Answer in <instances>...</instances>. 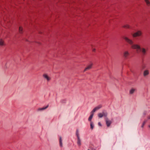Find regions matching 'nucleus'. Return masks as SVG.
Segmentation results:
<instances>
[{
  "instance_id": "1",
  "label": "nucleus",
  "mask_w": 150,
  "mask_h": 150,
  "mask_svg": "<svg viewBox=\"0 0 150 150\" xmlns=\"http://www.w3.org/2000/svg\"><path fill=\"white\" fill-rule=\"evenodd\" d=\"M123 38L129 44L131 45V47L134 49H136L137 52H139L142 56H145L148 50L144 47H141L140 45L138 44H134L133 41L127 37H124Z\"/></svg>"
},
{
  "instance_id": "2",
  "label": "nucleus",
  "mask_w": 150,
  "mask_h": 150,
  "mask_svg": "<svg viewBox=\"0 0 150 150\" xmlns=\"http://www.w3.org/2000/svg\"><path fill=\"white\" fill-rule=\"evenodd\" d=\"M142 34V33L141 30H138L136 32L132 34V36L133 38H136L137 37L141 36Z\"/></svg>"
},
{
  "instance_id": "3",
  "label": "nucleus",
  "mask_w": 150,
  "mask_h": 150,
  "mask_svg": "<svg viewBox=\"0 0 150 150\" xmlns=\"http://www.w3.org/2000/svg\"><path fill=\"white\" fill-rule=\"evenodd\" d=\"M43 77L47 82L49 81L51 79V77L46 74L43 75Z\"/></svg>"
},
{
  "instance_id": "4",
  "label": "nucleus",
  "mask_w": 150,
  "mask_h": 150,
  "mask_svg": "<svg viewBox=\"0 0 150 150\" xmlns=\"http://www.w3.org/2000/svg\"><path fill=\"white\" fill-rule=\"evenodd\" d=\"M102 107L101 105L100 104L98 105V106L95 107L93 110L91 111V113H94L96 111L100 109Z\"/></svg>"
},
{
  "instance_id": "5",
  "label": "nucleus",
  "mask_w": 150,
  "mask_h": 150,
  "mask_svg": "<svg viewBox=\"0 0 150 150\" xmlns=\"http://www.w3.org/2000/svg\"><path fill=\"white\" fill-rule=\"evenodd\" d=\"M149 74V70L146 69L143 71V75L144 77H147Z\"/></svg>"
},
{
  "instance_id": "6",
  "label": "nucleus",
  "mask_w": 150,
  "mask_h": 150,
  "mask_svg": "<svg viewBox=\"0 0 150 150\" xmlns=\"http://www.w3.org/2000/svg\"><path fill=\"white\" fill-rule=\"evenodd\" d=\"M129 55V53L127 51H125L123 53V56L125 59H127Z\"/></svg>"
},
{
  "instance_id": "7",
  "label": "nucleus",
  "mask_w": 150,
  "mask_h": 150,
  "mask_svg": "<svg viewBox=\"0 0 150 150\" xmlns=\"http://www.w3.org/2000/svg\"><path fill=\"white\" fill-rule=\"evenodd\" d=\"M105 120L107 127H109L111 123V121L109 120L108 118H106Z\"/></svg>"
},
{
  "instance_id": "8",
  "label": "nucleus",
  "mask_w": 150,
  "mask_h": 150,
  "mask_svg": "<svg viewBox=\"0 0 150 150\" xmlns=\"http://www.w3.org/2000/svg\"><path fill=\"white\" fill-rule=\"evenodd\" d=\"M93 65V63H91L84 70V71H85L88 70H89L90 69H91Z\"/></svg>"
},
{
  "instance_id": "9",
  "label": "nucleus",
  "mask_w": 150,
  "mask_h": 150,
  "mask_svg": "<svg viewBox=\"0 0 150 150\" xmlns=\"http://www.w3.org/2000/svg\"><path fill=\"white\" fill-rule=\"evenodd\" d=\"M136 91V89L132 88L129 90V93L130 95H132L135 92V91Z\"/></svg>"
},
{
  "instance_id": "10",
  "label": "nucleus",
  "mask_w": 150,
  "mask_h": 150,
  "mask_svg": "<svg viewBox=\"0 0 150 150\" xmlns=\"http://www.w3.org/2000/svg\"><path fill=\"white\" fill-rule=\"evenodd\" d=\"M59 144L60 146L61 147H63V144H62V137H59Z\"/></svg>"
},
{
  "instance_id": "11",
  "label": "nucleus",
  "mask_w": 150,
  "mask_h": 150,
  "mask_svg": "<svg viewBox=\"0 0 150 150\" xmlns=\"http://www.w3.org/2000/svg\"><path fill=\"white\" fill-rule=\"evenodd\" d=\"M91 115L90 116H89V117L88 119V120L89 121H90V122H91V121H91V120L93 117V114H94L93 113H91Z\"/></svg>"
},
{
  "instance_id": "12",
  "label": "nucleus",
  "mask_w": 150,
  "mask_h": 150,
  "mask_svg": "<svg viewBox=\"0 0 150 150\" xmlns=\"http://www.w3.org/2000/svg\"><path fill=\"white\" fill-rule=\"evenodd\" d=\"M102 113L103 116L106 117L108 115V113L105 111H103Z\"/></svg>"
},
{
  "instance_id": "13",
  "label": "nucleus",
  "mask_w": 150,
  "mask_h": 150,
  "mask_svg": "<svg viewBox=\"0 0 150 150\" xmlns=\"http://www.w3.org/2000/svg\"><path fill=\"white\" fill-rule=\"evenodd\" d=\"M4 45V41L2 39L0 38V46H3Z\"/></svg>"
},
{
  "instance_id": "14",
  "label": "nucleus",
  "mask_w": 150,
  "mask_h": 150,
  "mask_svg": "<svg viewBox=\"0 0 150 150\" xmlns=\"http://www.w3.org/2000/svg\"><path fill=\"white\" fill-rule=\"evenodd\" d=\"M48 106H49L48 105L45 107H43L42 108H39L38 109V111H41V110H44L46 109V108H47L48 107Z\"/></svg>"
},
{
  "instance_id": "15",
  "label": "nucleus",
  "mask_w": 150,
  "mask_h": 150,
  "mask_svg": "<svg viewBox=\"0 0 150 150\" xmlns=\"http://www.w3.org/2000/svg\"><path fill=\"white\" fill-rule=\"evenodd\" d=\"M90 127H91V129L92 130L94 128V125L93 124V122L92 121H91L90 122Z\"/></svg>"
},
{
  "instance_id": "16",
  "label": "nucleus",
  "mask_w": 150,
  "mask_h": 150,
  "mask_svg": "<svg viewBox=\"0 0 150 150\" xmlns=\"http://www.w3.org/2000/svg\"><path fill=\"white\" fill-rule=\"evenodd\" d=\"M144 1L147 6H150V2L149 0H144Z\"/></svg>"
},
{
  "instance_id": "17",
  "label": "nucleus",
  "mask_w": 150,
  "mask_h": 150,
  "mask_svg": "<svg viewBox=\"0 0 150 150\" xmlns=\"http://www.w3.org/2000/svg\"><path fill=\"white\" fill-rule=\"evenodd\" d=\"M23 29L22 27L20 26L19 28V32L20 33H22L23 32Z\"/></svg>"
},
{
  "instance_id": "18",
  "label": "nucleus",
  "mask_w": 150,
  "mask_h": 150,
  "mask_svg": "<svg viewBox=\"0 0 150 150\" xmlns=\"http://www.w3.org/2000/svg\"><path fill=\"white\" fill-rule=\"evenodd\" d=\"M122 27L125 28H130V26L128 25L127 24L123 25Z\"/></svg>"
},
{
  "instance_id": "19",
  "label": "nucleus",
  "mask_w": 150,
  "mask_h": 150,
  "mask_svg": "<svg viewBox=\"0 0 150 150\" xmlns=\"http://www.w3.org/2000/svg\"><path fill=\"white\" fill-rule=\"evenodd\" d=\"M147 120H145L144 122H143L142 125L141 127L142 128H143L144 127V125L145 124V123L147 122Z\"/></svg>"
},
{
  "instance_id": "20",
  "label": "nucleus",
  "mask_w": 150,
  "mask_h": 150,
  "mask_svg": "<svg viewBox=\"0 0 150 150\" xmlns=\"http://www.w3.org/2000/svg\"><path fill=\"white\" fill-rule=\"evenodd\" d=\"M98 115L99 118H101L103 117L102 113H99L98 114Z\"/></svg>"
},
{
  "instance_id": "21",
  "label": "nucleus",
  "mask_w": 150,
  "mask_h": 150,
  "mask_svg": "<svg viewBox=\"0 0 150 150\" xmlns=\"http://www.w3.org/2000/svg\"><path fill=\"white\" fill-rule=\"evenodd\" d=\"M77 144L79 146H80L81 145V140H77Z\"/></svg>"
},
{
  "instance_id": "22",
  "label": "nucleus",
  "mask_w": 150,
  "mask_h": 150,
  "mask_svg": "<svg viewBox=\"0 0 150 150\" xmlns=\"http://www.w3.org/2000/svg\"><path fill=\"white\" fill-rule=\"evenodd\" d=\"M76 136H79V132L78 130H76Z\"/></svg>"
},
{
  "instance_id": "23",
  "label": "nucleus",
  "mask_w": 150,
  "mask_h": 150,
  "mask_svg": "<svg viewBox=\"0 0 150 150\" xmlns=\"http://www.w3.org/2000/svg\"><path fill=\"white\" fill-rule=\"evenodd\" d=\"M146 113H147L146 111H144L143 112V115H145L146 114Z\"/></svg>"
},
{
  "instance_id": "24",
  "label": "nucleus",
  "mask_w": 150,
  "mask_h": 150,
  "mask_svg": "<svg viewBox=\"0 0 150 150\" xmlns=\"http://www.w3.org/2000/svg\"><path fill=\"white\" fill-rule=\"evenodd\" d=\"M76 137H77V140H81L79 136H76Z\"/></svg>"
},
{
  "instance_id": "25",
  "label": "nucleus",
  "mask_w": 150,
  "mask_h": 150,
  "mask_svg": "<svg viewBox=\"0 0 150 150\" xmlns=\"http://www.w3.org/2000/svg\"><path fill=\"white\" fill-rule=\"evenodd\" d=\"M96 51V49L95 48H92V51L93 52H95Z\"/></svg>"
},
{
  "instance_id": "26",
  "label": "nucleus",
  "mask_w": 150,
  "mask_h": 150,
  "mask_svg": "<svg viewBox=\"0 0 150 150\" xmlns=\"http://www.w3.org/2000/svg\"><path fill=\"white\" fill-rule=\"evenodd\" d=\"M98 125L100 126H101V123L100 122L98 123Z\"/></svg>"
},
{
  "instance_id": "27",
  "label": "nucleus",
  "mask_w": 150,
  "mask_h": 150,
  "mask_svg": "<svg viewBox=\"0 0 150 150\" xmlns=\"http://www.w3.org/2000/svg\"><path fill=\"white\" fill-rule=\"evenodd\" d=\"M147 118L148 119H150V116H148L147 117Z\"/></svg>"
},
{
  "instance_id": "28",
  "label": "nucleus",
  "mask_w": 150,
  "mask_h": 150,
  "mask_svg": "<svg viewBox=\"0 0 150 150\" xmlns=\"http://www.w3.org/2000/svg\"><path fill=\"white\" fill-rule=\"evenodd\" d=\"M145 68V67L144 66H143V67H142V68H143V69H144Z\"/></svg>"
},
{
  "instance_id": "29",
  "label": "nucleus",
  "mask_w": 150,
  "mask_h": 150,
  "mask_svg": "<svg viewBox=\"0 0 150 150\" xmlns=\"http://www.w3.org/2000/svg\"><path fill=\"white\" fill-rule=\"evenodd\" d=\"M149 127L150 128V125H149Z\"/></svg>"
},
{
  "instance_id": "30",
  "label": "nucleus",
  "mask_w": 150,
  "mask_h": 150,
  "mask_svg": "<svg viewBox=\"0 0 150 150\" xmlns=\"http://www.w3.org/2000/svg\"><path fill=\"white\" fill-rule=\"evenodd\" d=\"M88 150H90L89 149H88Z\"/></svg>"
}]
</instances>
